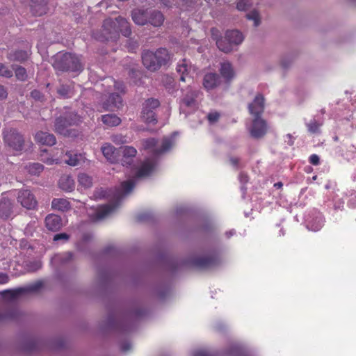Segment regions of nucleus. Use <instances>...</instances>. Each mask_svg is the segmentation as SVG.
I'll return each mask as SVG.
<instances>
[{"instance_id":"f257e3e1","label":"nucleus","mask_w":356,"mask_h":356,"mask_svg":"<svg viewBox=\"0 0 356 356\" xmlns=\"http://www.w3.org/2000/svg\"><path fill=\"white\" fill-rule=\"evenodd\" d=\"M154 166L155 162L153 160L150 159H146L141 164L140 168L134 170L132 179L122 181L120 186L116 189L114 195L115 202L97 207L95 209V213L91 214L92 219L95 220H102L113 213L118 207V203L123 196L129 194L133 190L136 184V179L148 176L154 170Z\"/></svg>"},{"instance_id":"f03ea898","label":"nucleus","mask_w":356,"mask_h":356,"mask_svg":"<svg viewBox=\"0 0 356 356\" xmlns=\"http://www.w3.org/2000/svg\"><path fill=\"white\" fill-rule=\"evenodd\" d=\"M54 67L60 71L81 72L83 70L80 59L70 53H65L58 56Z\"/></svg>"},{"instance_id":"7ed1b4c3","label":"nucleus","mask_w":356,"mask_h":356,"mask_svg":"<svg viewBox=\"0 0 356 356\" xmlns=\"http://www.w3.org/2000/svg\"><path fill=\"white\" fill-rule=\"evenodd\" d=\"M108 82L113 84L116 92L109 95L108 97L103 102L102 106L105 111H115L122 106V99L120 94L125 93V88L122 82H116L111 79L108 80Z\"/></svg>"},{"instance_id":"20e7f679","label":"nucleus","mask_w":356,"mask_h":356,"mask_svg":"<svg viewBox=\"0 0 356 356\" xmlns=\"http://www.w3.org/2000/svg\"><path fill=\"white\" fill-rule=\"evenodd\" d=\"M92 35L95 39L102 42L116 41L120 38V34L115 19H106L102 29L93 33Z\"/></svg>"},{"instance_id":"39448f33","label":"nucleus","mask_w":356,"mask_h":356,"mask_svg":"<svg viewBox=\"0 0 356 356\" xmlns=\"http://www.w3.org/2000/svg\"><path fill=\"white\" fill-rule=\"evenodd\" d=\"M160 106V102L157 99L149 98L143 104L141 112V118L147 124H155L157 123V118L154 112Z\"/></svg>"},{"instance_id":"423d86ee","label":"nucleus","mask_w":356,"mask_h":356,"mask_svg":"<svg viewBox=\"0 0 356 356\" xmlns=\"http://www.w3.org/2000/svg\"><path fill=\"white\" fill-rule=\"evenodd\" d=\"M4 143L11 149L15 151H21L23 149L24 139L16 129L10 128L3 131Z\"/></svg>"},{"instance_id":"0eeeda50","label":"nucleus","mask_w":356,"mask_h":356,"mask_svg":"<svg viewBox=\"0 0 356 356\" xmlns=\"http://www.w3.org/2000/svg\"><path fill=\"white\" fill-rule=\"evenodd\" d=\"M144 149L149 150L154 155L158 156L168 151L172 146L171 139L165 138L163 139L161 147L158 146V141L154 138H147L142 140Z\"/></svg>"},{"instance_id":"6e6552de","label":"nucleus","mask_w":356,"mask_h":356,"mask_svg":"<svg viewBox=\"0 0 356 356\" xmlns=\"http://www.w3.org/2000/svg\"><path fill=\"white\" fill-rule=\"evenodd\" d=\"M42 286L40 281L35 282L26 286L16 289L15 290H6L0 292V294L5 298L15 300L18 296L24 293H30L37 292Z\"/></svg>"},{"instance_id":"1a4fd4ad","label":"nucleus","mask_w":356,"mask_h":356,"mask_svg":"<svg viewBox=\"0 0 356 356\" xmlns=\"http://www.w3.org/2000/svg\"><path fill=\"white\" fill-rule=\"evenodd\" d=\"M17 200V202L26 209H35L38 206V201L35 195L28 189L19 190Z\"/></svg>"},{"instance_id":"9d476101","label":"nucleus","mask_w":356,"mask_h":356,"mask_svg":"<svg viewBox=\"0 0 356 356\" xmlns=\"http://www.w3.org/2000/svg\"><path fill=\"white\" fill-rule=\"evenodd\" d=\"M249 130L252 137L260 138L263 137L267 131L266 122L261 117H254Z\"/></svg>"},{"instance_id":"9b49d317","label":"nucleus","mask_w":356,"mask_h":356,"mask_svg":"<svg viewBox=\"0 0 356 356\" xmlns=\"http://www.w3.org/2000/svg\"><path fill=\"white\" fill-rule=\"evenodd\" d=\"M199 93L200 92L198 90L189 88L181 100L180 105L181 110L184 111L185 108H195L196 106L195 99L197 97Z\"/></svg>"},{"instance_id":"f8f14e48","label":"nucleus","mask_w":356,"mask_h":356,"mask_svg":"<svg viewBox=\"0 0 356 356\" xmlns=\"http://www.w3.org/2000/svg\"><path fill=\"white\" fill-rule=\"evenodd\" d=\"M248 109L254 117H261L264 110V98L261 94H258L254 101L249 104Z\"/></svg>"},{"instance_id":"ddd939ff","label":"nucleus","mask_w":356,"mask_h":356,"mask_svg":"<svg viewBox=\"0 0 356 356\" xmlns=\"http://www.w3.org/2000/svg\"><path fill=\"white\" fill-rule=\"evenodd\" d=\"M142 60L144 66L149 70L154 72L159 69L154 52L145 51L142 54Z\"/></svg>"},{"instance_id":"4468645a","label":"nucleus","mask_w":356,"mask_h":356,"mask_svg":"<svg viewBox=\"0 0 356 356\" xmlns=\"http://www.w3.org/2000/svg\"><path fill=\"white\" fill-rule=\"evenodd\" d=\"M149 9L136 8L131 11V18L134 22L138 26L147 25Z\"/></svg>"},{"instance_id":"2eb2a0df","label":"nucleus","mask_w":356,"mask_h":356,"mask_svg":"<svg viewBox=\"0 0 356 356\" xmlns=\"http://www.w3.org/2000/svg\"><path fill=\"white\" fill-rule=\"evenodd\" d=\"M221 83L219 75L216 73H207L203 79V86L207 90L217 88Z\"/></svg>"},{"instance_id":"dca6fc26","label":"nucleus","mask_w":356,"mask_h":356,"mask_svg":"<svg viewBox=\"0 0 356 356\" xmlns=\"http://www.w3.org/2000/svg\"><path fill=\"white\" fill-rule=\"evenodd\" d=\"M75 124V122L69 121L66 118H57L54 123V131L59 134L67 136L69 131L67 127Z\"/></svg>"},{"instance_id":"f3484780","label":"nucleus","mask_w":356,"mask_h":356,"mask_svg":"<svg viewBox=\"0 0 356 356\" xmlns=\"http://www.w3.org/2000/svg\"><path fill=\"white\" fill-rule=\"evenodd\" d=\"M35 140L42 145L48 146H52L56 143V139L54 134L42 131H38L35 134Z\"/></svg>"},{"instance_id":"a211bd4d","label":"nucleus","mask_w":356,"mask_h":356,"mask_svg":"<svg viewBox=\"0 0 356 356\" xmlns=\"http://www.w3.org/2000/svg\"><path fill=\"white\" fill-rule=\"evenodd\" d=\"M191 67L190 62L185 58L178 63L177 72L180 74V81L184 82L191 79V76H189Z\"/></svg>"},{"instance_id":"6ab92c4d","label":"nucleus","mask_w":356,"mask_h":356,"mask_svg":"<svg viewBox=\"0 0 356 356\" xmlns=\"http://www.w3.org/2000/svg\"><path fill=\"white\" fill-rule=\"evenodd\" d=\"M122 152V163L124 166H130L132 163L134 158L137 154V150L132 146H124L121 147Z\"/></svg>"},{"instance_id":"aec40b11","label":"nucleus","mask_w":356,"mask_h":356,"mask_svg":"<svg viewBox=\"0 0 356 356\" xmlns=\"http://www.w3.org/2000/svg\"><path fill=\"white\" fill-rule=\"evenodd\" d=\"M65 162L71 166H77L83 164L86 161L84 154L67 152L65 154Z\"/></svg>"},{"instance_id":"412c9836","label":"nucleus","mask_w":356,"mask_h":356,"mask_svg":"<svg viewBox=\"0 0 356 356\" xmlns=\"http://www.w3.org/2000/svg\"><path fill=\"white\" fill-rule=\"evenodd\" d=\"M147 24L154 27L161 26L164 22L163 15L159 10L149 9Z\"/></svg>"},{"instance_id":"4be33fe9","label":"nucleus","mask_w":356,"mask_h":356,"mask_svg":"<svg viewBox=\"0 0 356 356\" xmlns=\"http://www.w3.org/2000/svg\"><path fill=\"white\" fill-rule=\"evenodd\" d=\"M102 152L105 158L111 163L118 161L119 152L117 149L109 143L104 144L102 148Z\"/></svg>"},{"instance_id":"5701e85b","label":"nucleus","mask_w":356,"mask_h":356,"mask_svg":"<svg viewBox=\"0 0 356 356\" xmlns=\"http://www.w3.org/2000/svg\"><path fill=\"white\" fill-rule=\"evenodd\" d=\"M115 21L119 30V33H121L123 36L127 38L130 37L132 31L130 24L127 19L119 16L115 19Z\"/></svg>"},{"instance_id":"b1692460","label":"nucleus","mask_w":356,"mask_h":356,"mask_svg":"<svg viewBox=\"0 0 356 356\" xmlns=\"http://www.w3.org/2000/svg\"><path fill=\"white\" fill-rule=\"evenodd\" d=\"M58 185L60 188L65 192H71L75 188L74 180L71 176L67 175L60 177Z\"/></svg>"},{"instance_id":"393cba45","label":"nucleus","mask_w":356,"mask_h":356,"mask_svg":"<svg viewBox=\"0 0 356 356\" xmlns=\"http://www.w3.org/2000/svg\"><path fill=\"white\" fill-rule=\"evenodd\" d=\"M32 12L36 15H42L46 13L48 0H30Z\"/></svg>"},{"instance_id":"a878e982","label":"nucleus","mask_w":356,"mask_h":356,"mask_svg":"<svg viewBox=\"0 0 356 356\" xmlns=\"http://www.w3.org/2000/svg\"><path fill=\"white\" fill-rule=\"evenodd\" d=\"M45 224L49 230L57 231L61 227V219L57 215L50 214L46 217Z\"/></svg>"},{"instance_id":"bb28decb","label":"nucleus","mask_w":356,"mask_h":356,"mask_svg":"<svg viewBox=\"0 0 356 356\" xmlns=\"http://www.w3.org/2000/svg\"><path fill=\"white\" fill-rule=\"evenodd\" d=\"M13 204L7 197H2L0 200V217L8 218L12 213Z\"/></svg>"},{"instance_id":"cd10ccee","label":"nucleus","mask_w":356,"mask_h":356,"mask_svg":"<svg viewBox=\"0 0 356 356\" xmlns=\"http://www.w3.org/2000/svg\"><path fill=\"white\" fill-rule=\"evenodd\" d=\"M225 38L232 45H238L242 43L244 40L243 33L238 30L227 31L225 33Z\"/></svg>"},{"instance_id":"c85d7f7f","label":"nucleus","mask_w":356,"mask_h":356,"mask_svg":"<svg viewBox=\"0 0 356 356\" xmlns=\"http://www.w3.org/2000/svg\"><path fill=\"white\" fill-rule=\"evenodd\" d=\"M156 60L160 68L162 65H166L170 60V55L168 51L165 48L158 49L155 52Z\"/></svg>"},{"instance_id":"c756f323","label":"nucleus","mask_w":356,"mask_h":356,"mask_svg":"<svg viewBox=\"0 0 356 356\" xmlns=\"http://www.w3.org/2000/svg\"><path fill=\"white\" fill-rule=\"evenodd\" d=\"M217 261L213 257H199L195 259L194 264L202 268H211L216 265Z\"/></svg>"},{"instance_id":"7c9ffc66","label":"nucleus","mask_w":356,"mask_h":356,"mask_svg":"<svg viewBox=\"0 0 356 356\" xmlns=\"http://www.w3.org/2000/svg\"><path fill=\"white\" fill-rule=\"evenodd\" d=\"M29 58V53L24 50H17L10 52L7 58L10 61H17L23 63L26 61Z\"/></svg>"},{"instance_id":"2f4dec72","label":"nucleus","mask_w":356,"mask_h":356,"mask_svg":"<svg viewBox=\"0 0 356 356\" xmlns=\"http://www.w3.org/2000/svg\"><path fill=\"white\" fill-rule=\"evenodd\" d=\"M51 207L54 209L66 211L70 209V202L65 198H54L51 202Z\"/></svg>"},{"instance_id":"473e14b6","label":"nucleus","mask_w":356,"mask_h":356,"mask_svg":"<svg viewBox=\"0 0 356 356\" xmlns=\"http://www.w3.org/2000/svg\"><path fill=\"white\" fill-rule=\"evenodd\" d=\"M102 121L108 127H116L121 123V119L115 114H106L102 115Z\"/></svg>"},{"instance_id":"72a5a7b5","label":"nucleus","mask_w":356,"mask_h":356,"mask_svg":"<svg viewBox=\"0 0 356 356\" xmlns=\"http://www.w3.org/2000/svg\"><path fill=\"white\" fill-rule=\"evenodd\" d=\"M77 181L79 186H81L85 189L92 187L93 184L92 177L86 173L79 174Z\"/></svg>"},{"instance_id":"f704fd0d","label":"nucleus","mask_w":356,"mask_h":356,"mask_svg":"<svg viewBox=\"0 0 356 356\" xmlns=\"http://www.w3.org/2000/svg\"><path fill=\"white\" fill-rule=\"evenodd\" d=\"M220 71L221 75L227 80L232 79L234 74V70L231 64L228 62L221 63Z\"/></svg>"},{"instance_id":"c9c22d12","label":"nucleus","mask_w":356,"mask_h":356,"mask_svg":"<svg viewBox=\"0 0 356 356\" xmlns=\"http://www.w3.org/2000/svg\"><path fill=\"white\" fill-rule=\"evenodd\" d=\"M13 70L15 71V76L17 80L24 81L28 79L26 70L19 65H13Z\"/></svg>"},{"instance_id":"e433bc0d","label":"nucleus","mask_w":356,"mask_h":356,"mask_svg":"<svg viewBox=\"0 0 356 356\" xmlns=\"http://www.w3.org/2000/svg\"><path fill=\"white\" fill-rule=\"evenodd\" d=\"M25 169L31 175H39L43 170V165L38 163H33L27 165Z\"/></svg>"},{"instance_id":"4c0bfd02","label":"nucleus","mask_w":356,"mask_h":356,"mask_svg":"<svg viewBox=\"0 0 356 356\" xmlns=\"http://www.w3.org/2000/svg\"><path fill=\"white\" fill-rule=\"evenodd\" d=\"M216 45L220 51L225 53H229L232 50V43L227 41L226 38L225 39L220 38L216 40Z\"/></svg>"},{"instance_id":"58836bf2","label":"nucleus","mask_w":356,"mask_h":356,"mask_svg":"<svg viewBox=\"0 0 356 356\" xmlns=\"http://www.w3.org/2000/svg\"><path fill=\"white\" fill-rule=\"evenodd\" d=\"M58 93L63 97H71L73 95L71 85H61L58 88Z\"/></svg>"},{"instance_id":"ea45409f","label":"nucleus","mask_w":356,"mask_h":356,"mask_svg":"<svg viewBox=\"0 0 356 356\" xmlns=\"http://www.w3.org/2000/svg\"><path fill=\"white\" fill-rule=\"evenodd\" d=\"M246 17L249 20H252L254 22V26H258L260 24L261 19L259 14L257 10L251 11L246 15Z\"/></svg>"},{"instance_id":"a19ab883","label":"nucleus","mask_w":356,"mask_h":356,"mask_svg":"<svg viewBox=\"0 0 356 356\" xmlns=\"http://www.w3.org/2000/svg\"><path fill=\"white\" fill-rule=\"evenodd\" d=\"M321 126V124L318 123L316 120H312L309 123L307 124L308 131L312 134L318 133Z\"/></svg>"},{"instance_id":"79ce46f5","label":"nucleus","mask_w":356,"mask_h":356,"mask_svg":"<svg viewBox=\"0 0 356 356\" xmlns=\"http://www.w3.org/2000/svg\"><path fill=\"white\" fill-rule=\"evenodd\" d=\"M0 76L6 78H11L13 76V70L3 63H0Z\"/></svg>"},{"instance_id":"37998d69","label":"nucleus","mask_w":356,"mask_h":356,"mask_svg":"<svg viewBox=\"0 0 356 356\" xmlns=\"http://www.w3.org/2000/svg\"><path fill=\"white\" fill-rule=\"evenodd\" d=\"M111 140L116 145H120L127 143L126 136L122 134H116L111 136Z\"/></svg>"},{"instance_id":"c03bdc74","label":"nucleus","mask_w":356,"mask_h":356,"mask_svg":"<svg viewBox=\"0 0 356 356\" xmlns=\"http://www.w3.org/2000/svg\"><path fill=\"white\" fill-rule=\"evenodd\" d=\"M251 6L248 0H239L236 5V8L240 11H245Z\"/></svg>"},{"instance_id":"a18cd8bd","label":"nucleus","mask_w":356,"mask_h":356,"mask_svg":"<svg viewBox=\"0 0 356 356\" xmlns=\"http://www.w3.org/2000/svg\"><path fill=\"white\" fill-rule=\"evenodd\" d=\"M220 116V115L219 113H218L216 111H213V112L209 113L207 115V119L211 124H213V123H216L218 120Z\"/></svg>"},{"instance_id":"49530a36","label":"nucleus","mask_w":356,"mask_h":356,"mask_svg":"<svg viewBox=\"0 0 356 356\" xmlns=\"http://www.w3.org/2000/svg\"><path fill=\"white\" fill-rule=\"evenodd\" d=\"M70 236L65 233L57 234L54 236V241L63 240L64 241H68Z\"/></svg>"},{"instance_id":"de8ad7c7","label":"nucleus","mask_w":356,"mask_h":356,"mask_svg":"<svg viewBox=\"0 0 356 356\" xmlns=\"http://www.w3.org/2000/svg\"><path fill=\"white\" fill-rule=\"evenodd\" d=\"M309 162L314 165H318L320 162L319 156L317 154H312L309 157Z\"/></svg>"},{"instance_id":"09e8293b","label":"nucleus","mask_w":356,"mask_h":356,"mask_svg":"<svg viewBox=\"0 0 356 356\" xmlns=\"http://www.w3.org/2000/svg\"><path fill=\"white\" fill-rule=\"evenodd\" d=\"M31 96L36 100H42V95L39 90H34L31 92Z\"/></svg>"},{"instance_id":"8fccbe9b","label":"nucleus","mask_w":356,"mask_h":356,"mask_svg":"<svg viewBox=\"0 0 356 356\" xmlns=\"http://www.w3.org/2000/svg\"><path fill=\"white\" fill-rule=\"evenodd\" d=\"M8 96V92L6 88L0 85V100L4 99Z\"/></svg>"},{"instance_id":"3c124183","label":"nucleus","mask_w":356,"mask_h":356,"mask_svg":"<svg viewBox=\"0 0 356 356\" xmlns=\"http://www.w3.org/2000/svg\"><path fill=\"white\" fill-rule=\"evenodd\" d=\"M193 356H211V355L205 350H198L193 353Z\"/></svg>"},{"instance_id":"603ef678","label":"nucleus","mask_w":356,"mask_h":356,"mask_svg":"<svg viewBox=\"0 0 356 356\" xmlns=\"http://www.w3.org/2000/svg\"><path fill=\"white\" fill-rule=\"evenodd\" d=\"M9 281V277L6 273L0 272V284H3Z\"/></svg>"},{"instance_id":"864d4df0","label":"nucleus","mask_w":356,"mask_h":356,"mask_svg":"<svg viewBox=\"0 0 356 356\" xmlns=\"http://www.w3.org/2000/svg\"><path fill=\"white\" fill-rule=\"evenodd\" d=\"M41 268V263L39 261H36L33 264H32L30 266V270L32 271H35Z\"/></svg>"},{"instance_id":"5fc2aeb1","label":"nucleus","mask_w":356,"mask_h":356,"mask_svg":"<svg viewBox=\"0 0 356 356\" xmlns=\"http://www.w3.org/2000/svg\"><path fill=\"white\" fill-rule=\"evenodd\" d=\"M131 346L129 342L124 343L121 346V350L123 352H127V351L131 349Z\"/></svg>"},{"instance_id":"6e6d98bb","label":"nucleus","mask_w":356,"mask_h":356,"mask_svg":"<svg viewBox=\"0 0 356 356\" xmlns=\"http://www.w3.org/2000/svg\"><path fill=\"white\" fill-rule=\"evenodd\" d=\"M65 254H66V258L63 259V261L65 262L70 260L72 257V254L71 252H66Z\"/></svg>"},{"instance_id":"4d7b16f0","label":"nucleus","mask_w":356,"mask_h":356,"mask_svg":"<svg viewBox=\"0 0 356 356\" xmlns=\"http://www.w3.org/2000/svg\"><path fill=\"white\" fill-rule=\"evenodd\" d=\"M240 179H241V181L243 182V183H245L248 181V177L245 175H243V174H241L240 175Z\"/></svg>"},{"instance_id":"13d9d810","label":"nucleus","mask_w":356,"mask_h":356,"mask_svg":"<svg viewBox=\"0 0 356 356\" xmlns=\"http://www.w3.org/2000/svg\"><path fill=\"white\" fill-rule=\"evenodd\" d=\"M146 219H147V216H145V215L140 214V215H138V220L139 221H143V220H146Z\"/></svg>"},{"instance_id":"bf43d9fd","label":"nucleus","mask_w":356,"mask_h":356,"mask_svg":"<svg viewBox=\"0 0 356 356\" xmlns=\"http://www.w3.org/2000/svg\"><path fill=\"white\" fill-rule=\"evenodd\" d=\"M230 162L232 163V165H236L238 162V158H231Z\"/></svg>"},{"instance_id":"052dcab7","label":"nucleus","mask_w":356,"mask_h":356,"mask_svg":"<svg viewBox=\"0 0 356 356\" xmlns=\"http://www.w3.org/2000/svg\"><path fill=\"white\" fill-rule=\"evenodd\" d=\"M47 164L51 165L54 162V159H47V160L44 161Z\"/></svg>"},{"instance_id":"680f3d73","label":"nucleus","mask_w":356,"mask_h":356,"mask_svg":"<svg viewBox=\"0 0 356 356\" xmlns=\"http://www.w3.org/2000/svg\"><path fill=\"white\" fill-rule=\"evenodd\" d=\"M275 186L277 187V188H281L282 186V182H277V183L275 184Z\"/></svg>"},{"instance_id":"e2e57ef3","label":"nucleus","mask_w":356,"mask_h":356,"mask_svg":"<svg viewBox=\"0 0 356 356\" xmlns=\"http://www.w3.org/2000/svg\"><path fill=\"white\" fill-rule=\"evenodd\" d=\"M163 3L166 6H169L168 1H163Z\"/></svg>"},{"instance_id":"0e129e2a","label":"nucleus","mask_w":356,"mask_h":356,"mask_svg":"<svg viewBox=\"0 0 356 356\" xmlns=\"http://www.w3.org/2000/svg\"><path fill=\"white\" fill-rule=\"evenodd\" d=\"M227 234H228V233H227ZM229 235L228 236V237H229L231 235H232V234H233V232H229Z\"/></svg>"}]
</instances>
